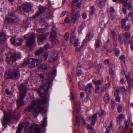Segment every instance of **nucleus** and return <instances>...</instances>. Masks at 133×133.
I'll list each match as a JSON object with an SVG mask.
<instances>
[{
	"mask_svg": "<svg viewBox=\"0 0 133 133\" xmlns=\"http://www.w3.org/2000/svg\"><path fill=\"white\" fill-rule=\"evenodd\" d=\"M106 0H99L98 6L100 8H103L105 5V3Z\"/></svg>",
	"mask_w": 133,
	"mask_h": 133,
	"instance_id": "21",
	"label": "nucleus"
},
{
	"mask_svg": "<svg viewBox=\"0 0 133 133\" xmlns=\"http://www.w3.org/2000/svg\"><path fill=\"white\" fill-rule=\"evenodd\" d=\"M93 88L92 84L91 83L87 84V85L86 88L85 89L86 92L88 94H91L92 89Z\"/></svg>",
	"mask_w": 133,
	"mask_h": 133,
	"instance_id": "16",
	"label": "nucleus"
},
{
	"mask_svg": "<svg viewBox=\"0 0 133 133\" xmlns=\"http://www.w3.org/2000/svg\"><path fill=\"white\" fill-rule=\"evenodd\" d=\"M110 11V12L113 13L114 12L115 10L112 7H110L109 8Z\"/></svg>",
	"mask_w": 133,
	"mask_h": 133,
	"instance_id": "58",
	"label": "nucleus"
},
{
	"mask_svg": "<svg viewBox=\"0 0 133 133\" xmlns=\"http://www.w3.org/2000/svg\"><path fill=\"white\" fill-rule=\"evenodd\" d=\"M46 30L45 28H37L36 29V31L38 33H41L44 32Z\"/></svg>",
	"mask_w": 133,
	"mask_h": 133,
	"instance_id": "34",
	"label": "nucleus"
},
{
	"mask_svg": "<svg viewBox=\"0 0 133 133\" xmlns=\"http://www.w3.org/2000/svg\"><path fill=\"white\" fill-rule=\"evenodd\" d=\"M123 13L124 14H126L127 13V9L125 8H123L122 9Z\"/></svg>",
	"mask_w": 133,
	"mask_h": 133,
	"instance_id": "56",
	"label": "nucleus"
},
{
	"mask_svg": "<svg viewBox=\"0 0 133 133\" xmlns=\"http://www.w3.org/2000/svg\"><path fill=\"white\" fill-rule=\"evenodd\" d=\"M81 3L79 2L75 5V6H76L78 8H80L81 6Z\"/></svg>",
	"mask_w": 133,
	"mask_h": 133,
	"instance_id": "55",
	"label": "nucleus"
},
{
	"mask_svg": "<svg viewBox=\"0 0 133 133\" xmlns=\"http://www.w3.org/2000/svg\"><path fill=\"white\" fill-rule=\"evenodd\" d=\"M112 122L111 121L110 122V127L107 126L106 127V129L107 131L105 133H110V130L112 128Z\"/></svg>",
	"mask_w": 133,
	"mask_h": 133,
	"instance_id": "30",
	"label": "nucleus"
},
{
	"mask_svg": "<svg viewBox=\"0 0 133 133\" xmlns=\"http://www.w3.org/2000/svg\"><path fill=\"white\" fill-rule=\"evenodd\" d=\"M20 76L19 72L17 70L11 71L10 70H7L5 72V77L7 78L18 79Z\"/></svg>",
	"mask_w": 133,
	"mask_h": 133,
	"instance_id": "5",
	"label": "nucleus"
},
{
	"mask_svg": "<svg viewBox=\"0 0 133 133\" xmlns=\"http://www.w3.org/2000/svg\"><path fill=\"white\" fill-rule=\"evenodd\" d=\"M47 36L44 34L39 35L38 36V39L41 42H43L44 40L46 39Z\"/></svg>",
	"mask_w": 133,
	"mask_h": 133,
	"instance_id": "20",
	"label": "nucleus"
},
{
	"mask_svg": "<svg viewBox=\"0 0 133 133\" xmlns=\"http://www.w3.org/2000/svg\"><path fill=\"white\" fill-rule=\"evenodd\" d=\"M27 89L25 83H22L21 84L19 97L17 101V105L19 107L24 104L23 99L26 96Z\"/></svg>",
	"mask_w": 133,
	"mask_h": 133,
	"instance_id": "2",
	"label": "nucleus"
},
{
	"mask_svg": "<svg viewBox=\"0 0 133 133\" xmlns=\"http://www.w3.org/2000/svg\"><path fill=\"white\" fill-rule=\"evenodd\" d=\"M48 85L45 84L43 85L41 87V90H38V93L39 95H42L44 93H45L48 90Z\"/></svg>",
	"mask_w": 133,
	"mask_h": 133,
	"instance_id": "15",
	"label": "nucleus"
},
{
	"mask_svg": "<svg viewBox=\"0 0 133 133\" xmlns=\"http://www.w3.org/2000/svg\"><path fill=\"white\" fill-rule=\"evenodd\" d=\"M103 79L99 80L97 81L94 80L92 81L93 83L95 85L97 86V85H101L103 82Z\"/></svg>",
	"mask_w": 133,
	"mask_h": 133,
	"instance_id": "22",
	"label": "nucleus"
},
{
	"mask_svg": "<svg viewBox=\"0 0 133 133\" xmlns=\"http://www.w3.org/2000/svg\"><path fill=\"white\" fill-rule=\"evenodd\" d=\"M76 10V9H75L74 11H73V9H72L71 14L72 18L74 22L78 19L80 16V13L79 11L75 13Z\"/></svg>",
	"mask_w": 133,
	"mask_h": 133,
	"instance_id": "13",
	"label": "nucleus"
},
{
	"mask_svg": "<svg viewBox=\"0 0 133 133\" xmlns=\"http://www.w3.org/2000/svg\"><path fill=\"white\" fill-rule=\"evenodd\" d=\"M98 114L101 117L103 118L105 116L106 114L105 111L102 110H100L98 112Z\"/></svg>",
	"mask_w": 133,
	"mask_h": 133,
	"instance_id": "23",
	"label": "nucleus"
},
{
	"mask_svg": "<svg viewBox=\"0 0 133 133\" xmlns=\"http://www.w3.org/2000/svg\"><path fill=\"white\" fill-rule=\"evenodd\" d=\"M11 43L15 45H20L22 43L23 40L19 38L16 39L15 37H13L11 39Z\"/></svg>",
	"mask_w": 133,
	"mask_h": 133,
	"instance_id": "11",
	"label": "nucleus"
},
{
	"mask_svg": "<svg viewBox=\"0 0 133 133\" xmlns=\"http://www.w3.org/2000/svg\"><path fill=\"white\" fill-rule=\"evenodd\" d=\"M39 76L40 77V78L41 79H42V81H44V76L42 75V74H40V75H39Z\"/></svg>",
	"mask_w": 133,
	"mask_h": 133,
	"instance_id": "60",
	"label": "nucleus"
},
{
	"mask_svg": "<svg viewBox=\"0 0 133 133\" xmlns=\"http://www.w3.org/2000/svg\"><path fill=\"white\" fill-rule=\"evenodd\" d=\"M89 119L91 121V124L92 125H94L95 122L97 119V114H95L91 117H90Z\"/></svg>",
	"mask_w": 133,
	"mask_h": 133,
	"instance_id": "17",
	"label": "nucleus"
},
{
	"mask_svg": "<svg viewBox=\"0 0 133 133\" xmlns=\"http://www.w3.org/2000/svg\"><path fill=\"white\" fill-rule=\"evenodd\" d=\"M6 39V36L4 33H0V45L4 43Z\"/></svg>",
	"mask_w": 133,
	"mask_h": 133,
	"instance_id": "18",
	"label": "nucleus"
},
{
	"mask_svg": "<svg viewBox=\"0 0 133 133\" xmlns=\"http://www.w3.org/2000/svg\"><path fill=\"white\" fill-rule=\"evenodd\" d=\"M122 107L121 105L118 106L117 107L118 111L119 112H121L122 110Z\"/></svg>",
	"mask_w": 133,
	"mask_h": 133,
	"instance_id": "47",
	"label": "nucleus"
},
{
	"mask_svg": "<svg viewBox=\"0 0 133 133\" xmlns=\"http://www.w3.org/2000/svg\"><path fill=\"white\" fill-rule=\"evenodd\" d=\"M41 63V61L38 59L30 58L24 62L25 64L28 65L30 68L34 67L37 65Z\"/></svg>",
	"mask_w": 133,
	"mask_h": 133,
	"instance_id": "7",
	"label": "nucleus"
},
{
	"mask_svg": "<svg viewBox=\"0 0 133 133\" xmlns=\"http://www.w3.org/2000/svg\"><path fill=\"white\" fill-rule=\"evenodd\" d=\"M69 33L68 32H66L64 35V39L65 40L67 41L69 38Z\"/></svg>",
	"mask_w": 133,
	"mask_h": 133,
	"instance_id": "38",
	"label": "nucleus"
},
{
	"mask_svg": "<svg viewBox=\"0 0 133 133\" xmlns=\"http://www.w3.org/2000/svg\"><path fill=\"white\" fill-rule=\"evenodd\" d=\"M47 118L46 117H45L44 119V121L42 123V127L45 126L46 125L47 121Z\"/></svg>",
	"mask_w": 133,
	"mask_h": 133,
	"instance_id": "39",
	"label": "nucleus"
},
{
	"mask_svg": "<svg viewBox=\"0 0 133 133\" xmlns=\"http://www.w3.org/2000/svg\"><path fill=\"white\" fill-rule=\"evenodd\" d=\"M47 8L45 7L40 6L39 8V10L37 12L36 14V15L34 16V18L36 17L37 16L39 15L41 13L45 11L46 9Z\"/></svg>",
	"mask_w": 133,
	"mask_h": 133,
	"instance_id": "19",
	"label": "nucleus"
},
{
	"mask_svg": "<svg viewBox=\"0 0 133 133\" xmlns=\"http://www.w3.org/2000/svg\"><path fill=\"white\" fill-rule=\"evenodd\" d=\"M125 77L127 79L128 83L129 84H130L131 83V78L130 77L128 76H125Z\"/></svg>",
	"mask_w": 133,
	"mask_h": 133,
	"instance_id": "42",
	"label": "nucleus"
},
{
	"mask_svg": "<svg viewBox=\"0 0 133 133\" xmlns=\"http://www.w3.org/2000/svg\"><path fill=\"white\" fill-rule=\"evenodd\" d=\"M128 0H119L120 2L123 3V5L125 7H127L128 6Z\"/></svg>",
	"mask_w": 133,
	"mask_h": 133,
	"instance_id": "32",
	"label": "nucleus"
},
{
	"mask_svg": "<svg viewBox=\"0 0 133 133\" xmlns=\"http://www.w3.org/2000/svg\"><path fill=\"white\" fill-rule=\"evenodd\" d=\"M130 25H128L125 26L124 28V30L125 31H127L130 28Z\"/></svg>",
	"mask_w": 133,
	"mask_h": 133,
	"instance_id": "53",
	"label": "nucleus"
},
{
	"mask_svg": "<svg viewBox=\"0 0 133 133\" xmlns=\"http://www.w3.org/2000/svg\"><path fill=\"white\" fill-rule=\"evenodd\" d=\"M41 67L42 68V69L44 70H46L47 69V67L45 65H41Z\"/></svg>",
	"mask_w": 133,
	"mask_h": 133,
	"instance_id": "59",
	"label": "nucleus"
},
{
	"mask_svg": "<svg viewBox=\"0 0 133 133\" xmlns=\"http://www.w3.org/2000/svg\"><path fill=\"white\" fill-rule=\"evenodd\" d=\"M123 35L124 37L127 38H130L131 37V34L128 32H125L123 34Z\"/></svg>",
	"mask_w": 133,
	"mask_h": 133,
	"instance_id": "33",
	"label": "nucleus"
},
{
	"mask_svg": "<svg viewBox=\"0 0 133 133\" xmlns=\"http://www.w3.org/2000/svg\"><path fill=\"white\" fill-rule=\"evenodd\" d=\"M76 108L77 110V111H79L80 108V102L79 101L76 102L75 104Z\"/></svg>",
	"mask_w": 133,
	"mask_h": 133,
	"instance_id": "28",
	"label": "nucleus"
},
{
	"mask_svg": "<svg viewBox=\"0 0 133 133\" xmlns=\"http://www.w3.org/2000/svg\"><path fill=\"white\" fill-rule=\"evenodd\" d=\"M104 99L105 102L106 103H108L109 102L110 99L109 95L107 94H105L104 95Z\"/></svg>",
	"mask_w": 133,
	"mask_h": 133,
	"instance_id": "27",
	"label": "nucleus"
},
{
	"mask_svg": "<svg viewBox=\"0 0 133 133\" xmlns=\"http://www.w3.org/2000/svg\"><path fill=\"white\" fill-rule=\"evenodd\" d=\"M56 31L55 30L52 31L50 35V39L52 41V43H55L56 44L59 43L58 40L56 39Z\"/></svg>",
	"mask_w": 133,
	"mask_h": 133,
	"instance_id": "14",
	"label": "nucleus"
},
{
	"mask_svg": "<svg viewBox=\"0 0 133 133\" xmlns=\"http://www.w3.org/2000/svg\"><path fill=\"white\" fill-rule=\"evenodd\" d=\"M45 49H48L50 48V45L49 44H47L44 46Z\"/></svg>",
	"mask_w": 133,
	"mask_h": 133,
	"instance_id": "54",
	"label": "nucleus"
},
{
	"mask_svg": "<svg viewBox=\"0 0 133 133\" xmlns=\"http://www.w3.org/2000/svg\"><path fill=\"white\" fill-rule=\"evenodd\" d=\"M100 89L99 87L98 86H96L95 87V93L96 94L98 93V90H99Z\"/></svg>",
	"mask_w": 133,
	"mask_h": 133,
	"instance_id": "50",
	"label": "nucleus"
},
{
	"mask_svg": "<svg viewBox=\"0 0 133 133\" xmlns=\"http://www.w3.org/2000/svg\"><path fill=\"white\" fill-rule=\"evenodd\" d=\"M21 54L20 52L11 54L10 53L9 56H7L6 59L7 62L10 64H12L18 59L21 58Z\"/></svg>",
	"mask_w": 133,
	"mask_h": 133,
	"instance_id": "4",
	"label": "nucleus"
},
{
	"mask_svg": "<svg viewBox=\"0 0 133 133\" xmlns=\"http://www.w3.org/2000/svg\"><path fill=\"white\" fill-rule=\"evenodd\" d=\"M100 41L99 39H98L96 40L95 43L96 47L97 48L99 46L100 44Z\"/></svg>",
	"mask_w": 133,
	"mask_h": 133,
	"instance_id": "40",
	"label": "nucleus"
},
{
	"mask_svg": "<svg viewBox=\"0 0 133 133\" xmlns=\"http://www.w3.org/2000/svg\"><path fill=\"white\" fill-rule=\"evenodd\" d=\"M24 37L26 40V45L29 47H32L35 43V36L34 33H29L24 36Z\"/></svg>",
	"mask_w": 133,
	"mask_h": 133,
	"instance_id": "3",
	"label": "nucleus"
},
{
	"mask_svg": "<svg viewBox=\"0 0 133 133\" xmlns=\"http://www.w3.org/2000/svg\"><path fill=\"white\" fill-rule=\"evenodd\" d=\"M76 36L75 35H73L71 37L70 43L71 45H72L73 44V41L75 42V41L76 39H75Z\"/></svg>",
	"mask_w": 133,
	"mask_h": 133,
	"instance_id": "35",
	"label": "nucleus"
},
{
	"mask_svg": "<svg viewBox=\"0 0 133 133\" xmlns=\"http://www.w3.org/2000/svg\"><path fill=\"white\" fill-rule=\"evenodd\" d=\"M48 54L47 52H45L43 53V55L42 56V60L45 61L46 59L48 57Z\"/></svg>",
	"mask_w": 133,
	"mask_h": 133,
	"instance_id": "29",
	"label": "nucleus"
},
{
	"mask_svg": "<svg viewBox=\"0 0 133 133\" xmlns=\"http://www.w3.org/2000/svg\"><path fill=\"white\" fill-rule=\"evenodd\" d=\"M46 102V99H34L31 105L28 107L26 108V109L29 111H32L34 117H37L39 112L43 111L44 110L43 108L41 106V105L45 104Z\"/></svg>",
	"mask_w": 133,
	"mask_h": 133,
	"instance_id": "1",
	"label": "nucleus"
},
{
	"mask_svg": "<svg viewBox=\"0 0 133 133\" xmlns=\"http://www.w3.org/2000/svg\"><path fill=\"white\" fill-rule=\"evenodd\" d=\"M64 22L66 23H68L69 22L70 19L68 17H65L64 20Z\"/></svg>",
	"mask_w": 133,
	"mask_h": 133,
	"instance_id": "49",
	"label": "nucleus"
},
{
	"mask_svg": "<svg viewBox=\"0 0 133 133\" xmlns=\"http://www.w3.org/2000/svg\"><path fill=\"white\" fill-rule=\"evenodd\" d=\"M31 9L30 4L29 3H25L19 8V10L21 11L29 12Z\"/></svg>",
	"mask_w": 133,
	"mask_h": 133,
	"instance_id": "10",
	"label": "nucleus"
},
{
	"mask_svg": "<svg viewBox=\"0 0 133 133\" xmlns=\"http://www.w3.org/2000/svg\"><path fill=\"white\" fill-rule=\"evenodd\" d=\"M86 26L85 23H83L79 28L78 29V31L80 32Z\"/></svg>",
	"mask_w": 133,
	"mask_h": 133,
	"instance_id": "31",
	"label": "nucleus"
},
{
	"mask_svg": "<svg viewBox=\"0 0 133 133\" xmlns=\"http://www.w3.org/2000/svg\"><path fill=\"white\" fill-rule=\"evenodd\" d=\"M44 49L42 48H41L39 50H36L35 52V54L36 55H38L42 52Z\"/></svg>",
	"mask_w": 133,
	"mask_h": 133,
	"instance_id": "36",
	"label": "nucleus"
},
{
	"mask_svg": "<svg viewBox=\"0 0 133 133\" xmlns=\"http://www.w3.org/2000/svg\"><path fill=\"white\" fill-rule=\"evenodd\" d=\"M124 115L121 114L119 115V119H124Z\"/></svg>",
	"mask_w": 133,
	"mask_h": 133,
	"instance_id": "51",
	"label": "nucleus"
},
{
	"mask_svg": "<svg viewBox=\"0 0 133 133\" xmlns=\"http://www.w3.org/2000/svg\"><path fill=\"white\" fill-rule=\"evenodd\" d=\"M5 92L6 94L8 95L9 94H10V92L9 91V90L7 89H5Z\"/></svg>",
	"mask_w": 133,
	"mask_h": 133,
	"instance_id": "64",
	"label": "nucleus"
},
{
	"mask_svg": "<svg viewBox=\"0 0 133 133\" xmlns=\"http://www.w3.org/2000/svg\"><path fill=\"white\" fill-rule=\"evenodd\" d=\"M83 18L84 19H85L87 18V14L85 12H83L82 15Z\"/></svg>",
	"mask_w": 133,
	"mask_h": 133,
	"instance_id": "52",
	"label": "nucleus"
},
{
	"mask_svg": "<svg viewBox=\"0 0 133 133\" xmlns=\"http://www.w3.org/2000/svg\"><path fill=\"white\" fill-rule=\"evenodd\" d=\"M119 59L122 60L124 62L125 61V57L124 55H122L119 57Z\"/></svg>",
	"mask_w": 133,
	"mask_h": 133,
	"instance_id": "46",
	"label": "nucleus"
},
{
	"mask_svg": "<svg viewBox=\"0 0 133 133\" xmlns=\"http://www.w3.org/2000/svg\"><path fill=\"white\" fill-rule=\"evenodd\" d=\"M27 125L25 126L24 129V132L25 133H32V129L34 128V130L35 133H40L41 129L37 127H35L34 124L32 125L30 127L29 129L27 128V127L29 124V123L28 122H25L24 124Z\"/></svg>",
	"mask_w": 133,
	"mask_h": 133,
	"instance_id": "6",
	"label": "nucleus"
},
{
	"mask_svg": "<svg viewBox=\"0 0 133 133\" xmlns=\"http://www.w3.org/2000/svg\"><path fill=\"white\" fill-rule=\"evenodd\" d=\"M74 45V46L76 47V51L79 52L81 51L82 48L83 46V42H82L80 43L79 41L77 39H76L75 41Z\"/></svg>",
	"mask_w": 133,
	"mask_h": 133,
	"instance_id": "12",
	"label": "nucleus"
},
{
	"mask_svg": "<svg viewBox=\"0 0 133 133\" xmlns=\"http://www.w3.org/2000/svg\"><path fill=\"white\" fill-rule=\"evenodd\" d=\"M91 35V33L90 32H88L86 36V38L88 40H90L92 37Z\"/></svg>",
	"mask_w": 133,
	"mask_h": 133,
	"instance_id": "37",
	"label": "nucleus"
},
{
	"mask_svg": "<svg viewBox=\"0 0 133 133\" xmlns=\"http://www.w3.org/2000/svg\"><path fill=\"white\" fill-rule=\"evenodd\" d=\"M126 20L125 19H123L122 21V26L123 27L124 26L126 25Z\"/></svg>",
	"mask_w": 133,
	"mask_h": 133,
	"instance_id": "45",
	"label": "nucleus"
},
{
	"mask_svg": "<svg viewBox=\"0 0 133 133\" xmlns=\"http://www.w3.org/2000/svg\"><path fill=\"white\" fill-rule=\"evenodd\" d=\"M23 124H19L17 129L16 133H21L23 127Z\"/></svg>",
	"mask_w": 133,
	"mask_h": 133,
	"instance_id": "26",
	"label": "nucleus"
},
{
	"mask_svg": "<svg viewBox=\"0 0 133 133\" xmlns=\"http://www.w3.org/2000/svg\"><path fill=\"white\" fill-rule=\"evenodd\" d=\"M130 125V123L128 120H125L124 121V130L125 131H128L129 126Z\"/></svg>",
	"mask_w": 133,
	"mask_h": 133,
	"instance_id": "25",
	"label": "nucleus"
},
{
	"mask_svg": "<svg viewBox=\"0 0 133 133\" xmlns=\"http://www.w3.org/2000/svg\"><path fill=\"white\" fill-rule=\"evenodd\" d=\"M111 33H112V36L116 35V34L115 32L114 31H112Z\"/></svg>",
	"mask_w": 133,
	"mask_h": 133,
	"instance_id": "63",
	"label": "nucleus"
},
{
	"mask_svg": "<svg viewBox=\"0 0 133 133\" xmlns=\"http://www.w3.org/2000/svg\"><path fill=\"white\" fill-rule=\"evenodd\" d=\"M76 121L77 124L78 126H79L80 125V120L79 118L78 117H76Z\"/></svg>",
	"mask_w": 133,
	"mask_h": 133,
	"instance_id": "44",
	"label": "nucleus"
},
{
	"mask_svg": "<svg viewBox=\"0 0 133 133\" xmlns=\"http://www.w3.org/2000/svg\"><path fill=\"white\" fill-rule=\"evenodd\" d=\"M128 8L129 10H132L133 9V7L131 5L130 2L128 3Z\"/></svg>",
	"mask_w": 133,
	"mask_h": 133,
	"instance_id": "48",
	"label": "nucleus"
},
{
	"mask_svg": "<svg viewBox=\"0 0 133 133\" xmlns=\"http://www.w3.org/2000/svg\"><path fill=\"white\" fill-rule=\"evenodd\" d=\"M115 49V54L117 56H118L119 54V51L118 49Z\"/></svg>",
	"mask_w": 133,
	"mask_h": 133,
	"instance_id": "43",
	"label": "nucleus"
},
{
	"mask_svg": "<svg viewBox=\"0 0 133 133\" xmlns=\"http://www.w3.org/2000/svg\"><path fill=\"white\" fill-rule=\"evenodd\" d=\"M132 13L131 12H130L128 14V17H131L132 16Z\"/></svg>",
	"mask_w": 133,
	"mask_h": 133,
	"instance_id": "62",
	"label": "nucleus"
},
{
	"mask_svg": "<svg viewBox=\"0 0 133 133\" xmlns=\"http://www.w3.org/2000/svg\"><path fill=\"white\" fill-rule=\"evenodd\" d=\"M5 21L8 23H14L17 22L19 19L17 15L14 13H11L8 17H6Z\"/></svg>",
	"mask_w": 133,
	"mask_h": 133,
	"instance_id": "8",
	"label": "nucleus"
},
{
	"mask_svg": "<svg viewBox=\"0 0 133 133\" xmlns=\"http://www.w3.org/2000/svg\"><path fill=\"white\" fill-rule=\"evenodd\" d=\"M82 122L83 124L84 125L86 126L87 125L86 123L85 122V121L84 119V118H82Z\"/></svg>",
	"mask_w": 133,
	"mask_h": 133,
	"instance_id": "57",
	"label": "nucleus"
},
{
	"mask_svg": "<svg viewBox=\"0 0 133 133\" xmlns=\"http://www.w3.org/2000/svg\"><path fill=\"white\" fill-rule=\"evenodd\" d=\"M109 72H110V74L111 75H113L114 72H113V70H112V69L111 68L110 69V70H109Z\"/></svg>",
	"mask_w": 133,
	"mask_h": 133,
	"instance_id": "61",
	"label": "nucleus"
},
{
	"mask_svg": "<svg viewBox=\"0 0 133 133\" xmlns=\"http://www.w3.org/2000/svg\"><path fill=\"white\" fill-rule=\"evenodd\" d=\"M4 115L3 119L2 120V123L3 125L4 126L7 122L9 121L12 117V116L11 114L9 113H6L4 112Z\"/></svg>",
	"mask_w": 133,
	"mask_h": 133,
	"instance_id": "9",
	"label": "nucleus"
},
{
	"mask_svg": "<svg viewBox=\"0 0 133 133\" xmlns=\"http://www.w3.org/2000/svg\"><path fill=\"white\" fill-rule=\"evenodd\" d=\"M79 1V0H72V3L71 4V8L73 9V11H74V10L76 9V8L75 7V5Z\"/></svg>",
	"mask_w": 133,
	"mask_h": 133,
	"instance_id": "24",
	"label": "nucleus"
},
{
	"mask_svg": "<svg viewBox=\"0 0 133 133\" xmlns=\"http://www.w3.org/2000/svg\"><path fill=\"white\" fill-rule=\"evenodd\" d=\"M115 96L116 97V100L117 102H119L120 100V97L118 96V94L115 93L114 94Z\"/></svg>",
	"mask_w": 133,
	"mask_h": 133,
	"instance_id": "41",
	"label": "nucleus"
}]
</instances>
